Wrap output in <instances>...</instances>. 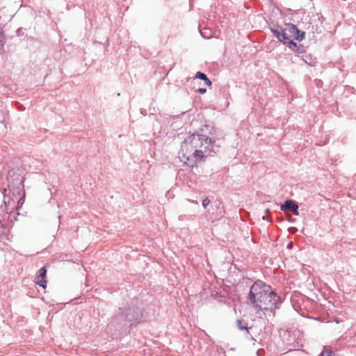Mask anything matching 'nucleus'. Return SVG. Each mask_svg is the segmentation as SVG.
<instances>
[{"mask_svg":"<svg viewBox=\"0 0 356 356\" xmlns=\"http://www.w3.org/2000/svg\"><path fill=\"white\" fill-rule=\"evenodd\" d=\"M237 326L238 328L241 330H246L248 332V330L251 328V327H248L247 324L243 325L242 321H237Z\"/></svg>","mask_w":356,"mask_h":356,"instance_id":"10","label":"nucleus"},{"mask_svg":"<svg viewBox=\"0 0 356 356\" xmlns=\"http://www.w3.org/2000/svg\"><path fill=\"white\" fill-rule=\"evenodd\" d=\"M286 27L285 28L286 31H287L288 34L289 35L295 37V31L297 29V26L293 24L289 23L286 24Z\"/></svg>","mask_w":356,"mask_h":356,"instance_id":"7","label":"nucleus"},{"mask_svg":"<svg viewBox=\"0 0 356 356\" xmlns=\"http://www.w3.org/2000/svg\"><path fill=\"white\" fill-rule=\"evenodd\" d=\"M17 189L19 190V191H17V193L19 195V194H20V193H19V191L21 190V188H20V187H18V188H17Z\"/></svg>","mask_w":356,"mask_h":356,"instance_id":"17","label":"nucleus"},{"mask_svg":"<svg viewBox=\"0 0 356 356\" xmlns=\"http://www.w3.org/2000/svg\"><path fill=\"white\" fill-rule=\"evenodd\" d=\"M35 282H36V284H38L39 286H42V288H44V289L46 288L47 281H46L45 278H44V277L42 278L39 275H38L35 277Z\"/></svg>","mask_w":356,"mask_h":356,"instance_id":"9","label":"nucleus"},{"mask_svg":"<svg viewBox=\"0 0 356 356\" xmlns=\"http://www.w3.org/2000/svg\"><path fill=\"white\" fill-rule=\"evenodd\" d=\"M200 34L202 35V36L203 38H209V37H207V36H205V35H204V33H203L202 31H200Z\"/></svg>","mask_w":356,"mask_h":356,"instance_id":"16","label":"nucleus"},{"mask_svg":"<svg viewBox=\"0 0 356 356\" xmlns=\"http://www.w3.org/2000/svg\"><path fill=\"white\" fill-rule=\"evenodd\" d=\"M214 145L211 138L207 136L193 134L188 136L181 143L179 152V159L184 164L193 166L204 157L216 153Z\"/></svg>","mask_w":356,"mask_h":356,"instance_id":"1","label":"nucleus"},{"mask_svg":"<svg viewBox=\"0 0 356 356\" xmlns=\"http://www.w3.org/2000/svg\"><path fill=\"white\" fill-rule=\"evenodd\" d=\"M298 206L293 200H286L281 206V209L283 211L289 210L293 212L296 216H298L299 213L298 211Z\"/></svg>","mask_w":356,"mask_h":356,"instance_id":"4","label":"nucleus"},{"mask_svg":"<svg viewBox=\"0 0 356 356\" xmlns=\"http://www.w3.org/2000/svg\"><path fill=\"white\" fill-rule=\"evenodd\" d=\"M46 273H47V270L45 268V267H42L41 268L40 270H39V274L38 275L40 277H44L45 278L46 277Z\"/></svg>","mask_w":356,"mask_h":356,"instance_id":"13","label":"nucleus"},{"mask_svg":"<svg viewBox=\"0 0 356 356\" xmlns=\"http://www.w3.org/2000/svg\"><path fill=\"white\" fill-rule=\"evenodd\" d=\"M210 202L211 201L209 199V197H206L202 200V206L204 207V208H206L209 204Z\"/></svg>","mask_w":356,"mask_h":356,"instance_id":"14","label":"nucleus"},{"mask_svg":"<svg viewBox=\"0 0 356 356\" xmlns=\"http://www.w3.org/2000/svg\"><path fill=\"white\" fill-rule=\"evenodd\" d=\"M270 31L273 33L275 36L283 44H286L290 49H295L296 47V42H294L286 31L281 26L273 25L270 27Z\"/></svg>","mask_w":356,"mask_h":356,"instance_id":"3","label":"nucleus"},{"mask_svg":"<svg viewBox=\"0 0 356 356\" xmlns=\"http://www.w3.org/2000/svg\"><path fill=\"white\" fill-rule=\"evenodd\" d=\"M320 356H336L335 353H333L329 349H325L321 354Z\"/></svg>","mask_w":356,"mask_h":356,"instance_id":"11","label":"nucleus"},{"mask_svg":"<svg viewBox=\"0 0 356 356\" xmlns=\"http://www.w3.org/2000/svg\"><path fill=\"white\" fill-rule=\"evenodd\" d=\"M269 212V209H266V213H268Z\"/></svg>","mask_w":356,"mask_h":356,"instance_id":"20","label":"nucleus"},{"mask_svg":"<svg viewBox=\"0 0 356 356\" xmlns=\"http://www.w3.org/2000/svg\"><path fill=\"white\" fill-rule=\"evenodd\" d=\"M198 92H199L200 94H204V93L207 92V89H206V88H199V89H198Z\"/></svg>","mask_w":356,"mask_h":356,"instance_id":"15","label":"nucleus"},{"mask_svg":"<svg viewBox=\"0 0 356 356\" xmlns=\"http://www.w3.org/2000/svg\"><path fill=\"white\" fill-rule=\"evenodd\" d=\"M291 50L294 51H296L299 54H302L305 51H304V47L302 46V45H298L296 44V47L295 49H291Z\"/></svg>","mask_w":356,"mask_h":356,"instance_id":"12","label":"nucleus"},{"mask_svg":"<svg viewBox=\"0 0 356 356\" xmlns=\"http://www.w3.org/2000/svg\"><path fill=\"white\" fill-rule=\"evenodd\" d=\"M292 246V243H290L289 245H288V247H291Z\"/></svg>","mask_w":356,"mask_h":356,"instance_id":"18","label":"nucleus"},{"mask_svg":"<svg viewBox=\"0 0 356 356\" xmlns=\"http://www.w3.org/2000/svg\"><path fill=\"white\" fill-rule=\"evenodd\" d=\"M131 309H128L124 316V319L129 322L137 321L140 317V314L138 312H133V313L135 314H134L131 313Z\"/></svg>","mask_w":356,"mask_h":356,"instance_id":"5","label":"nucleus"},{"mask_svg":"<svg viewBox=\"0 0 356 356\" xmlns=\"http://www.w3.org/2000/svg\"><path fill=\"white\" fill-rule=\"evenodd\" d=\"M248 298L256 310L257 314L261 317L265 311H273L279 308L281 299L271 287L261 281L255 282L250 287Z\"/></svg>","mask_w":356,"mask_h":356,"instance_id":"2","label":"nucleus"},{"mask_svg":"<svg viewBox=\"0 0 356 356\" xmlns=\"http://www.w3.org/2000/svg\"><path fill=\"white\" fill-rule=\"evenodd\" d=\"M195 77L204 81V83L207 86L211 85V81L207 78V75L203 72H197L195 74Z\"/></svg>","mask_w":356,"mask_h":356,"instance_id":"6","label":"nucleus"},{"mask_svg":"<svg viewBox=\"0 0 356 356\" xmlns=\"http://www.w3.org/2000/svg\"><path fill=\"white\" fill-rule=\"evenodd\" d=\"M19 186L22 185V181H20L19 182Z\"/></svg>","mask_w":356,"mask_h":356,"instance_id":"19","label":"nucleus"},{"mask_svg":"<svg viewBox=\"0 0 356 356\" xmlns=\"http://www.w3.org/2000/svg\"><path fill=\"white\" fill-rule=\"evenodd\" d=\"M305 38V32L299 30L298 28L295 31L294 38L298 41H302Z\"/></svg>","mask_w":356,"mask_h":356,"instance_id":"8","label":"nucleus"}]
</instances>
